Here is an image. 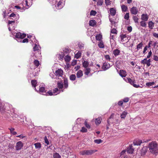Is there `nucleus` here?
Listing matches in <instances>:
<instances>
[{"label": "nucleus", "mask_w": 158, "mask_h": 158, "mask_svg": "<svg viewBox=\"0 0 158 158\" xmlns=\"http://www.w3.org/2000/svg\"><path fill=\"white\" fill-rule=\"evenodd\" d=\"M154 84L155 82H148L146 83V85L150 87L154 85Z\"/></svg>", "instance_id": "obj_42"}, {"label": "nucleus", "mask_w": 158, "mask_h": 158, "mask_svg": "<svg viewBox=\"0 0 158 158\" xmlns=\"http://www.w3.org/2000/svg\"><path fill=\"white\" fill-rule=\"evenodd\" d=\"M53 158H60L61 156L59 154V153H55L53 154Z\"/></svg>", "instance_id": "obj_27"}, {"label": "nucleus", "mask_w": 158, "mask_h": 158, "mask_svg": "<svg viewBox=\"0 0 158 158\" xmlns=\"http://www.w3.org/2000/svg\"><path fill=\"white\" fill-rule=\"evenodd\" d=\"M97 14V12L96 11L93 10H92L90 12V15H95Z\"/></svg>", "instance_id": "obj_50"}, {"label": "nucleus", "mask_w": 158, "mask_h": 158, "mask_svg": "<svg viewBox=\"0 0 158 158\" xmlns=\"http://www.w3.org/2000/svg\"><path fill=\"white\" fill-rule=\"evenodd\" d=\"M127 113L125 111H124L122 114L120 115V117L121 118H125L126 116L127 115Z\"/></svg>", "instance_id": "obj_24"}, {"label": "nucleus", "mask_w": 158, "mask_h": 158, "mask_svg": "<svg viewBox=\"0 0 158 158\" xmlns=\"http://www.w3.org/2000/svg\"><path fill=\"white\" fill-rule=\"evenodd\" d=\"M105 2L106 5L107 6L110 5V4L109 0H105Z\"/></svg>", "instance_id": "obj_54"}, {"label": "nucleus", "mask_w": 158, "mask_h": 158, "mask_svg": "<svg viewBox=\"0 0 158 158\" xmlns=\"http://www.w3.org/2000/svg\"><path fill=\"white\" fill-rule=\"evenodd\" d=\"M111 33L112 34H117V31L116 29L115 28H113L110 31Z\"/></svg>", "instance_id": "obj_44"}, {"label": "nucleus", "mask_w": 158, "mask_h": 158, "mask_svg": "<svg viewBox=\"0 0 158 158\" xmlns=\"http://www.w3.org/2000/svg\"><path fill=\"white\" fill-rule=\"evenodd\" d=\"M121 38V40L122 42L124 41V39L127 37V36L126 35H120Z\"/></svg>", "instance_id": "obj_36"}, {"label": "nucleus", "mask_w": 158, "mask_h": 158, "mask_svg": "<svg viewBox=\"0 0 158 158\" xmlns=\"http://www.w3.org/2000/svg\"><path fill=\"white\" fill-rule=\"evenodd\" d=\"M97 151L96 150H84L80 151L79 154L83 156L90 155Z\"/></svg>", "instance_id": "obj_2"}, {"label": "nucleus", "mask_w": 158, "mask_h": 158, "mask_svg": "<svg viewBox=\"0 0 158 158\" xmlns=\"http://www.w3.org/2000/svg\"><path fill=\"white\" fill-rule=\"evenodd\" d=\"M5 108L4 105L2 103H0V111L1 112H3L5 111Z\"/></svg>", "instance_id": "obj_25"}, {"label": "nucleus", "mask_w": 158, "mask_h": 158, "mask_svg": "<svg viewBox=\"0 0 158 158\" xmlns=\"http://www.w3.org/2000/svg\"><path fill=\"white\" fill-rule=\"evenodd\" d=\"M145 21H142L140 22V26L143 27H146L147 26V24L145 22Z\"/></svg>", "instance_id": "obj_31"}, {"label": "nucleus", "mask_w": 158, "mask_h": 158, "mask_svg": "<svg viewBox=\"0 0 158 158\" xmlns=\"http://www.w3.org/2000/svg\"><path fill=\"white\" fill-rule=\"evenodd\" d=\"M121 9L123 12H126L127 9V7L124 5L121 6Z\"/></svg>", "instance_id": "obj_34"}, {"label": "nucleus", "mask_w": 158, "mask_h": 158, "mask_svg": "<svg viewBox=\"0 0 158 158\" xmlns=\"http://www.w3.org/2000/svg\"><path fill=\"white\" fill-rule=\"evenodd\" d=\"M113 54L115 56H116L119 55L120 53V51L118 49H115L113 51Z\"/></svg>", "instance_id": "obj_20"}, {"label": "nucleus", "mask_w": 158, "mask_h": 158, "mask_svg": "<svg viewBox=\"0 0 158 158\" xmlns=\"http://www.w3.org/2000/svg\"><path fill=\"white\" fill-rule=\"evenodd\" d=\"M153 35L154 37L158 38V34L156 33H154Z\"/></svg>", "instance_id": "obj_64"}, {"label": "nucleus", "mask_w": 158, "mask_h": 158, "mask_svg": "<svg viewBox=\"0 0 158 158\" xmlns=\"http://www.w3.org/2000/svg\"><path fill=\"white\" fill-rule=\"evenodd\" d=\"M105 57L106 59L107 60H110V56L108 55H105Z\"/></svg>", "instance_id": "obj_59"}, {"label": "nucleus", "mask_w": 158, "mask_h": 158, "mask_svg": "<svg viewBox=\"0 0 158 158\" xmlns=\"http://www.w3.org/2000/svg\"><path fill=\"white\" fill-rule=\"evenodd\" d=\"M146 58H145L143 60H142L141 61V63L143 64H146Z\"/></svg>", "instance_id": "obj_61"}, {"label": "nucleus", "mask_w": 158, "mask_h": 158, "mask_svg": "<svg viewBox=\"0 0 158 158\" xmlns=\"http://www.w3.org/2000/svg\"><path fill=\"white\" fill-rule=\"evenodd\" d=\"M130 11L132 14L136 15L138 12V10L136 7L134 6L131 9Z\"/></svg>", "instance_id": "obj_7"}, {"label": "nucleus", "mask_w": 158, "mask_h": 158, "mask_svg": "<svg viewBox=\"0 0 158 158\" xmlns=\"http://www.w3.org/2000/svg\"><path fill=\"white\" fill-rule=\"evenodd\" d=\"M63 71L61 69H58L56 70L55 73V75L56 76L61 77L63 75Z\"/></svg>", "instance_id": "obj_5"}, {"label": "nucleus", "mask_w": 158, "mask_h": 158, "mask_svg": "<svg viewBox=\"0 0 158 158\" xmlns=\"http://www.w3.org/2000/svg\"><path fill=\"white\" fill-rule=\"evenodd\" d=\"M128 101L129 98H126L123 99V101L125 102H127Z\"/></svg>", "instance_id": "obj_62"}, {"label": "nucleus", "mask_w": 158, "mask_h": 158, "mask_svg": "<svg viewBox=\"0 0 158 158\" xmlns=\"http://www.w3.org/2000/svg\"><path fill=\"white\" fill-rule=\"evenodd\" d=\"M148 26L151 29H152L154 26V23L152 21H150L148 23Z\"/></svg>", "instance_id": "obj_22"}, {"label": "nucleus", "mask_w": 158, "mask_h": 158, "mask_svg": "<svg viewBox=\"0 0 158 158\" xmlns=\"http://www.w3.org/2000/svg\"><path fill=\"white\" fill-rule=\"evenodd\" d=\"M64 89H67L69 86L68 83V79L67 78H64Z\"/></svg>", "instance_id": "obj_9"}, {"label": "nucleus", "mask_w": 158, "mask_h": 158, "mask_svg": "<svg viewBox=\"0 0 158 158\" xmlns=\"http://www.w3.org/2000/svg\"><path fill=\"white\" fill-rule=\"evenodd\" d=\"M102 121V118L101 117H98L97 118H96L95 120V123L96 125H98L100 124Z\"/></svg>", "instance_id": "obj_19"}, {"label": "nucleus", "mask_w": 158, "mask_h": 158, "mask_svg": "<svg viewBox=\"0 0 158 158\" xmlns=\"http://www.w3.org/2000/svg\"><path fill=\"white\" fill-rule=\"evenodd\" d=\"M34 65L37 67H38L40 64L39 61L36 60H34Z\"/></svg>", "instance_id": "obj_37"}, {"label": "nucleus", "mask_w": 158, "mask_h": 158, "mask_svg": "<svg viewBox=\"0 0 158 158\" xmlns=\"http://www.w3.org/2000/svg\"><path fill=\"white\" fill-rule=\"evenodd\" d=\"M44 139L45 140V143L47 144L48 145L49 144V142L47 139L46 137H45Z\"/></svg>", "instance_id": "obj_56"}, {"label": "nucleus", "mask_w": 158, "mask_h": 158, "mask_svg": "<svg viewBox=\"0 0 158 158\" xmlns=\"http://www.w3.org/2000/svg\"><path fill=\"white\" fill-rule=\"evenodd\" d=\"M123 102L122 101H120L118 102V105L119 106H122L123 104Z\"/></svg>", "instance_id": "obj_63"}, {"label": "nucleus", "mask_w": 158, "mask_h": 158, "mask_svg": "<svg viewBox=\"0 0 158 158\" xmlns=\"http://www.w3.org/2000/svg\"><path fill=\"white\" fill-rule=\"evenodd\" d=\"M110 66L109 63H104L102 66V69L104 70H106L110 67Z\"/></svg>", "instance_id": "obj_13"}, {"label": "nucleus", "mask_w": 158, "mask_h": 158, "mask_svg": "<svg viewBox=\"0 0 158 158\" xmlns=\"http://www.w3.org/2000/svg\"><path fill=\"white\" fill-rule=\"evenodd\" d=\"M81 55V52L80 51H79L77 53H76L75 56V57L77 59H78L79 58Z\"/></svg>", "instance_id": "obj_32"}, {"label": "nucleus", "mask_w": 158, "mask_h": 158, "mask_svg": "<svg viewBox=\"0 0 158 158\" xmlns=\"http://www.w3.org/2000/svg\"><path fill=\"white\" fill-rule=\"evenodd\" d=\"M77 78H80L83 75V72L81 70H79L77 72Z\"/></svg>", "instance_id": "obj_17"}, {"label": "nucleus", "mask_w": 158, "mask_h": 158, "mask_svg": "<svg viewBox=\"0 0 158 158\" xmlns=\"http://www.w3.org/2000/svg\"><path fill=\"white\" fill-rule=\"evenodd\" d=\"M98 45L99 48H104L103 42L102 40L100 41V42L98 44Z\"/></svg>", "instance_id": "obj_28"}, {"label": "nucleus", "mask_w": 158, "mask_h": 158, "mask_svg": "<svg viewBox=\"0 0 158 158\" xmlns=\"http://www.w3.org/2000/svg\"><path fill=\"white\" fill-rule=\"evenodd\" d=\"M55 73L54 74V73H51L50 74V76L52 77V78H56L55 77Z\"/></svg>", "instance_id": "obj_57"}, {"label": "nucleus", "mask_w": 158, "mask_h": 158, "mask_svg": "<svg viewBox=\"0 0 158 158\" xmlns=\"http://www.w3.org/2000/svg\"><path fill=\"white\" fill-rule=\"evenodd\" d=\"M37 82L36 80H32L31 81V84L32 86L34 87H35Z\"/></svg>", "instance_id": "obj_30"}, {"label": "nucleus", "mask_w": 158, "mask_h": 158, "mask_svg": "<svg viewBox=\"0 0 158 158\" xmlns=\"http://www.w3.org/2000/svg\"><path fill=\"white\" fill-rule=\"evenodd\" d=\"M57 85L58 87L60 89H62L64 88L63 83L61 81H58Z\"/></svg>", "instance_id": "obj_10"}, {"label": "nucleus", "mask_w": 158, "mask_h": 158, "mask_svg": "<svg viewBox=\"0 0 158 158\" xmlns=\"http://www.w3.org/2000/svg\"><path fill=\"white\" fill-rule=\"evenodd\" d=\"M80 131L81 132H86L87 131V130L85 127H82Z\"/></svg>", "instance_id": "obj_47"}, {"label": "nucleus", "mask_w": 158, "mask_h": 158, "mask_svg": "<svg viewBox=\"0 0 158 158\" xmlns=\"http://www.w3.org/2000/svg\"><path fill=\"white\" fill-rule=\"evenodd\" d=\"M26 36V35L25 34H22L20 32H18L16 33L15 37L16 38H21V39H23L25 38Z\"/></svg>", "instance_id": "obj_4"}, {"label": "nucleus", "mask_w": 158, "mask_h": 158, "mask_svg": "<svg viewBox=\"0 0 158 158\" xmlns=\"http://www.w3.org/2000/svg\"><path fill=\"white\" fill-rule=\"evenodd\" d=\"M85 124L86 127L88 128H90V125L87 123V120H85Z\"/></svg>", "instance_id": "obj_51"}, {"label": "nucleus", "mask_w": 158, "mask_h": 158, "mask_svg": "<svg viewBox=\"0 0 158 158\" xmlns=\"http://www.w3.org/2000/svg\"><path fill=\"white\" fill-rule=\"evenodd\" d=\"M115 35H111L110 34V39L114 40V38L115 37Z\"/></svg>", "instance_id": "obj_60"}, {"label": "nucleus", "mask_w": 158, "mask_h": 158, "mask_svg": "<svg viewBox=\"0 0 158 158\" xmlns=\"http://www.w3.org/2000/svg\"><path fill=\"white\" fill-rule=\"evenodd\" d=\"M96 21L94 20H90L89 22V24L90 26H94L96 24Z\"/></svg>", "instance_id": "obj_21"}, {"label": "nucleus", "mask_w": 158, "mask_h": 158, "mask_svg": "<svg viewBox=\"0 0 158 158\" xmlns=\"http://www.w3.org/2000/svg\"><path fill=\"white\" fill-rule=\"evenodd\" d=\"M148 16L147 14H143L141 15V19L143 21H146L148 20Z\"/></svg>", "instance_id": "obj_12"}, {"label": "nucleus", "mask_w": 158, "mask_h": 158, "mask_svg": "<svg viewBox=\"0 0 158 158\" xmlns=\"http://www.w3.org/2000/svg\"><path fill=\"white\" fill-rule=\"evenodd\" d=\"M82 65L83 67L85 68H87L89 65V63L87 61L85 60L82 63Z\"/></svg>", "instance_id": "obj_23"}, {"label": "nucleus", "mask_w": 158, "mask_h": 158, "mask_svg": "<svg viewBox=\"0 0 158 158\" xmlns=\"http://www.w3.org/2000/svg\"><path fill=\"white\" fill-rule=\"evenodd\" d=\"M96 39L97 40L101 41L102 39V35L100 34L97 35L96 36Z\"/></svg>", "instance_id": "obj_29"}, {"label": "nucleus", "mask_w": 158, "mask_h": 158, "mask_svg": "<svg viewBox=\"0 0 158 158\" xmlns=\"http://www.w3.org/2000/svg\"><path fill=\"white\" fill-rule=\"evenodd\" d=\"M103 3V0H99L97 3V5L98 6H101L102 5Z\"/></svg>", "instance_id": "obj_45"}, {"label": "nucleus", "mask_w": 158, "mask_h": 158, "mask_svg": "<svg viewBox=\"0 0 158 158\" xmlns=\"http://www.w3.org/2000/svg\"><path fill=\"white\" fill-rule=\"evenodd\" d=\"M71 59L70 57L68 55H67L65 56V60L66 61L68 62L70 61Z\"/></svg>", "instance_id": "obj_49"}, {"label": "nucleus", "mask_w": 158, "mask_h": 158, "mask_svg": "<svg viewBox=\"0 0 158 158\" xmlns=\"http://www.w3.org/2000/svg\"><path fill=\"white\" fill-rule=\"evenodd\" d=\"M142 142V140H135L134 141L133 144L134 145H139Z\"/></svg>", "instance_id": "obj_16"}, {"label": "nucleus", "mask_w": 158, "mask_h": 158, "mask_svg": "<svg viewBox=\"0 0 158 158\" xmlns=\"http://www.w3.org/2000/svg\"><path fill=\"white\" fill-rule=\"evenodd\" d=\"M34 145H35V148H36L39 149V148H41V145L40 143H35L34 144Z\"/></svg>", "instance_id": "obj_33"}, {"label": "nucleus", "mask_w": 158, "mask_h": 158, "mask_svg": "<svg viewBox=\"0 0 158 158\" xmlns=\"http://www.w3.org/2000/svg\"><path fill=\"white\" fill-rule=\"evenodd\" d=\"M143 45L142 42H141L137 46V49L138 50L139 49L141 48Z\"/></svg>", "instance_id": "obj_41"}, {"label": "nucleus", "mask_w": 158, "mask_h": 158, "mask_svg": "<svg viewBox=\"0 0 158 158\" xmlns=\"http://www.w3.org/2000/svg\"><path fill=\"white\" fill-rule=\"evenodd\" d=\"M61 2H59L56 5V8L58 9H60L62 8V6H61Z\"/></svg>", "instance_id": "obj_39"}, {"label": "nucleus", "mask_w": 158, "mask_h": 158, "mask_svg": "<svg viewBox=\"0 0 158 158\" xmlns=\"http://www.w3.org/2000/svg\"><path fill=\"white\" fill-rule=\"evenodd\" d=\"M153 59L155 61H158V56L156 55H154Z\"/></svg>", "instance_id": "obj_52"}, {"label": "nucleus", "mask_w": 158, "mask_h": 158, "mask_svg": "<svg viewBox=\"0 0 158 158\" xmlns=\"http://www.w3.org/2000/svg\"><path fill=\"white\" fill-rule=\"evenodd\" d=\"M39 91L40 93H45V89L43 87H41L39 89Z\"/></svg>", "instance_id": "obj_38"}, {"label": "nucleus", "mask_w": 158, "mask_h": 158, "mask_svg": "<svg viewBox=\"0 0 158 158\" xmlns=\"http://www.w3.org/2000/svg\"><path fill=\"white\" fill-rule=\"evenodd\" d=\"M102 142L101 139H96L94 140V142L97 144H100Z\"/></svg>", "instance_id": "obj_43"}, {"label": "nucleus", "mask_w": 158, "mask_h": 158, "mask_svg": "<svg viewBox=\"0 0 158 158\" xmlns=\"http://www.w3.org/2000/svg\"><path fill=\"white\" fill-rule=\"evenodd\" d=\"M119 75L122 77H125L127 75L126 72L125 71L120 70L119 71Z\"/></svg>", "instance_id": "obj_14"}, {"label": "nucleus", "mask_w": 158, "mask_h": 158, "mask_svg": "<svg viewBox=\"0 0 158 158\" xmlns=\"http://www.w3.org/2000/svg\"><path fill=\"white\" fill-rule=\"evenodd\" d=\"M129 13H126L124 16V18L125 19L127 20L129 19Z\"/></svg>", "instance_id": "obj_48"}, {"label": "nucleus", "mask_w": 158, "mask_h": 158, "mask_svg": "<svg viewBox=\"0 0 158 158\" xmlns=\"http://www.w3.org/2000/svg\"><path fill=\"white\" fill-rule=\"evenodd\" d=\"M125 81L127 82H129L130 84L132 85L135 88H137L139 87H140L139 85H137L135 84L136 82L135 81V80H133L131 79L130 78H127V79L125 80Z\"/></svg>", "instance_id": "obj_3"}, {"label": "nucleus", "mask_w": 158, "mask_h": 158, "mask_svg": "<svg viewBox=\"0 0 158 158\" xmlns=\"http://www.w3.org/2000/svg\"><path fill=\"white\" fill-rule=\"evenodd\" d=\"M148 148L150 152L152 154H157L158 153V147L156 141H152L149 143Z\"/></svg>", "instance_id": "obj_1"}, {"label": "nucleus", "mask_w": 158, "mask_h": 158, "mask_svg": "<svg viewBox=\"0 0 158 158\" xmlns=\"http://www.w3.org/2000/svg\"><path fill=\"white\" fill-rule=\"evenodd\" d=\"M152 52L151 51H150L148 53V55H147V58H149L152 55Z\"/></svg>", "instance_id": "obj_55"}, {"label": "nucleus", "mask_w": 158, "mask_h": 158, "mask_svg": "<svg viewBox=\"0 0 158 158\" xmlns=\"http://www.w3.org/2000/svg\"><path fill=\"white\" fill-rule=\"evenodd\" d=\"M91 69L90 68H86L84 69V74L85 75L88 76L89 74L90 73Z\"/></svg>", "instance_id": "obj_15"}, {"label": "nucleus", "mask_w": 158, "mask_h": 158, "mask_svg": "<svg viewBox=\"0 0 158 158\" xmlns=\"http://www.w3.org/2000/svg\"><path fill=\"white\" fill-rule=\"evenodd\" d=\"M109 17L110 21L112 25H114L115 27H116V25L117 24V22L113 21L110 18V16H109Z\"/></svg>", "instance_id": "obj_35"}, {"label": "nucleus", "mask_w": 158, "mask_h": 158, "mask_svg": "<svg viewBox=\"0 0 158 158\" xmlns=\"http://www.w3.org/2000/svg\"><path fill=\"white\" fill-rule=\"evenodd\" d=\"M57 93L58 94L60 93V91L57 88H55L53 90V93L54 94Z\"/></svg>", "instance_id": "obj_53"}, {"label": "nucleus", "mask_w": 158, "mask_h": 158, "mask_svg": "<svg viewBox=\"0 0 158 158\" xmlns=\"http://www.w3.org/2000/svg\"><path fill=\"white\" fill-rule=\"evenodd\" d=\"M23 146V144L21 141L18 142L16 144V150H20Z\"/></svg>", "instance_id": "obj_6"}, {"label": "nucleus", "mask_w": 158, "mask_h": 158, "mask_svg": "<svg viewBox=\"0 0 158 158\" xmlns=\"http://www.w3.org/2000/svg\"><path fill=\"white\" fill-rule=\"evenodd\" d=\"M148 148L147 146L143 147L141 151V154L142 155H145L148 150Z\"/></svg>", "instance_id": "obj_11"}, {"label": "nucleus", "mask_w": 158, "mask_h": 158, "mask_svg": "<svg viewBox=\"0 0 158 158\" xmlns=\"http://www.w3.org/2000/svg\"><path fill=\"white\" fill-rule=\"evenodd\" d=\"M151 60L150 59H149L148 60H147V59H146V65L148 67L149 66L151 65Z\"/></svg>", "instance_id": "obj_40"}, {"label": "nucleus", "mask_w": 158, "mask_h": 158, "mask_svg": "<svg viewBox=\"0 0 158 158\" xmlns=\"http://www.w3.org/2000/svg\"><path fill=\"white\" fill-rule=\"evenodd\" d=\"M33 50L34 51H36L38 50V47L37 44H35V46L33 48Z\"/></svg>", "instance_id": "obj_58"}, {"label": "nucleus", "mask_w": 158, "mask_h": 158, "mask_svg": "<svg viewBox=\"0 0 158 158\" xmlns=\"http://www.w3.org/2000/svg\"><path fill=\"white\" fill-rule=\"evenodd\" d=\"M133 19L135 23H138V18L136 16H133Z\"/></svg>", "instance_id": "obj_46"}, {"label": "nucleus", "mask_w": 158, "mask_h": 158, "mask_svg": "<svg viewBox=\"0 0 158 158\" xmlns=\"http://www.w3.org/2000/svg\"><path fill=\"white\" fill-rule=\"evenodd\" d=\"M76 78V77L74 74H71L69 76V79L71 81H74Z\"/></svg>", "instance_id": "obj_26"}, {"label": "nucleus", "mask_w": 158, "mask_h": 158, "mask_svg": "<svg viewBox=\"0 0 158 158\" xmlns=\"http://www.w3.org/2000/svg\"><path fill=\"white\" fill-rule=\"evenodd\" d=\"M110 13L111 15L112 16H114L116 14V10L113 8H110Z\"/></svg>", "instance_id": "obj_18"}, {"label": "nucleus", "mask_w": 158, "mask_h": 158, "mask_svg": "<svg viewBox=\"0 0 158 158\" xmlns=\"http://www.w3.org/2000/svg\"><path fill=\"white\" fill-rule=\"evenodd\" d=\"M127 152L130 154H132L134 151V149L133 148L132 145H130L127 149Z\"/></svg>", "instance_id": "obj_8"}]
</instances>
